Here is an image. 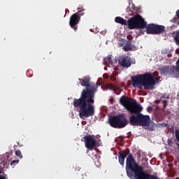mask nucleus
Wrapping results in <instances>:
<instances>
[{"label":"nucleus","mask_w":179,"mask_h":179,"mask_svg":"<svg viewBox=\"0 0 179 179\" xmlns=\"http://www.w3.org/2000/svg\"><path fill=\"white\" fill-rule=\"evenodd\" d=\"M115 22L116 23H119L120 24H124V26H127V24H128L127 20L121 17H116L115 18Z\"/></svg>","instance_id":"15"},{"label":"nucleus","mask_w":179,"mask_h":179,"mask_svg":"<svg viewBox=\"0 0 179 179\" xmlns=\"http://www.w3.org/2000/svg\"><path fill=\"white\" fill-rule=\"evenodd\" d=\"M120 103L124 108L127 110L131 114L140 105L136 103V100L132 98H128L127 96L123 95L120 99Z\"/></svg>","instance_id":"7"},{"label":"nucleus","mask_w":179,"mask_h":179,"mask_svg":"<svg viewBox=\"0 0 179 179\" xmlns=\"http://www.w3.org/2000/svg\"><path fill=\"white\" fill-rule=\"evenodd\" d=\"M175 41L178 45H179V31L177 32L176 36H175Z\"/></svg>","instance_id":"22"},{"label":"nucleus","mask_w":179,"mask_h":179,"mask_svg":"<svg viewBox=\"0 0 179 179\" xmlns=\"http://www.w3.org/2000/svg\"><path fill=\"white\" fill-rule=\"evenodd\" d=\"M143 110V108L139 105L137 108L134 110L131 114H134L129 116V124L130 125L135 127H149L150 125V116L144 115L141 113V112Z\"/></svg>","instance_id":"4"},{"label":"nucleus","mask_w":179,"mask_h":179,"mask_svg":"<svg viewBox=\"0 0 179 179\" xmlns=\"http://www.w3.org/2000/svg\"><path fill=\"white\" fill-rule=\"evenodd\" d=\"M0 179H6V178H5V176H1Z\"/></svg>","instance_id":"30"},{"label":"nucleus","mask_w":179,"mask_h":179,"mask_svg":"<svg viewBox=\"0 0 179 179\" xmlns=\"http://www.w3.org/2000/svg\"><path fill=\"white\" fill-rule=\"evenodd\" d=\"M126 173L130 179H159V177L146 173L143 166L136 162L132 155L126 159Z\"/></svg>","instance_id":"2"},{"label":"nucleus","mask_w":179,"mask_h":179,"mask_svg":"<svg viewBox=\"0 0 179 179\" xmlns=\"http://www.w3.org/2000/svg\"><path fill=\"white\" fill-rule=\"evenodd\" d=\"M163 31H164V26L155 24V34H161Z\"/></svg>","instance_id":"16"},{"label":"nucleus","mask_w":179,"mask_h":179,"mask_svg":"<svg viewBox=\"0 0 179 179\" xmlns=\"http://www.w3.org/2000/svg\"><path fill=\"white\" fill-rule=\"evenodd\" d=\"M127 23L128 27L130 30H134V29L138 30L139 29L146 28V22H145V19H143V17H142L139 14L129 18Z\"/></svg>","instance_id":"6"},{"label":"nucleus","mask_w":179,"mask_h":179,"mask_svg":"<svg viewBox=\"0 0 179 179\" xmlns=\"http://www.w3.org/2000/svg\"><path fill=\"white\" fill-rule=\"evenodd\" d=\"M177 146H178V152H179V143H177Z\"/></svg>","instance_id":"31"},{"label":"nucleus","mask_w":179,"mask_h":179,"mask_svg":"<svg viewBox=\"0 0 179 179\" xmlns=\"http://www.w3.org/2000/svg\"><path fill=\"white\" fill-rule=\"evenodd\" d=\"M113 62V59H111V56H108L105 57L103 59V65H107V64Z\"/></svg>","instance_id":"19"},{"label":"nucleus","mask_w":179,"mask_h":179,"mask_svg":"<svg viewBox=\"0 0 179 179\" xmlns=\"http://www.w3.org/2000/svg\"><path fill=\"white\" fill-rule=\"evenodd\" d=\"M130 151L129 148H127L126 150H122L119 152V157H118V160H119V163L120 164H121V166H124V163H125V157H127V159H128V157H129V155L132 154H129Z\"/></svg>","instance_id":"13"},{"label":"nucleus","mask_w":179,"mask_h":179,"mask_svg":"<svg viewBox=\"0 0 179 179\" xmlns=\"http://www.w3.org/2000/svg\"><path fill=\"white\" fill-rule=\"evenodd\" d=\"M148 127V131H153L155 130V128L157 127L156 123H155L154 122H152V120H150V123L149 126H146Z\"/></svg>","instance_id":"18"},{"label":"nucleus","mask_w":179,"mask_h":179,"mask_svg":"<svg viewBox=\"0 0 179 179\" xmlns=\"http://www.w3.org/2000/svg\"><path fill=\"white\" fill-rule=\"evenodd\" d=\"M155 27L156 24H150L148 26L146 25L145 29L147 34H155Z\"/></svg>","instance_id":"14"},{"label":"nucleus","mask_w":179,"mask_h":179,"mask_svg":"<svg viewBox=\"0 0 179 179\" xmlns=\"http://www.w3.org/2000/svg\"><path fill=\"white\" fill-rule=\"evenodd\" d=\"M108 124L112 127V128L121 129L122 128H125V127L129 124V120L128 121L125 115L121 114L109 117Z\"/></svg>","instance_id":"5"},{"label":"nucleus","mask_w":179,"mask_h":179,"mask_svg":"<svg viewBox=\"0 0 179 179\" xmlns=\"http://www.w3.org/2000/svg\"><path fill=\"white\" fill-rule=\"evenodd\" d=\"M176 16L178 17V18L179 19V10H178L176 11Z\"/></svg>","instance_id":"29"},{"label":"nucleus","mask_w":179,"mask_h":179,"mask_svg":"<svg viewBox=\"0 0 179 179\" xmlns=\"http://www.w3.org/2000/svg\"><path fill=\"white\" fill-rule=\"evenodd\" d=\"M157 78L153 76L151 73H145L144 74H138L131 77L132 85L134 87L142 90H153V87L157 82Z\"/></svg>","instance_id":"3"},{"label":"nucleus","mask_w":179,"mask_h":179,"mask_svg":"<svg viewBox=\"0 0 179 179\" xmlns=\"http://www.w3.org/2000/svg\"><path fill=\"white\" fill-rule=\"evenodd\" d=\"M152 110H153V108H152V106L147 107L148 113H152Z\"/></svg>","instance_id":"28"},{"label":"nucleus","mask_w":179,"mask_h":179,"mask_svg":"<svg viewBox=\"0 0 179 179\" xmlns=\"http://www.w3.org/2000/svg\"><path fill=\"white\" fill-rule=\"evenodd\" d=\"M80 85L86 87L83 90L79 99H74L73 105L75 108H80L79 117L86 120L94 115V94L97 92V85L90 84V77L85 76L83 79L79 78Z\"/></svg>","instance_id":"1"},{"label":"nucleus","mask_w":179,"mask_h":179,"mask_svg":"<svg viewBox=\"0 0 179 179\" xmlns=\"http://www.w3.org/2000/svg\"><path fill=\"white\" fill-rule=\"evenodd\" d=\"M123 50L125 52L132 51V42L127 41V44L123 47Z\"/></svg>","instance_id":"17"},{"label":"nucleus","mask_w":179,"mask_h":179,"mask_svg":"<svg viewBox=\"0 0 179 179\" xmlns=\"http://www.w3.org/2000/svg\"><path fill=\"white\" fill-rule=\"evenodd\" d=\"M167 142H168L169 146H173V140H171V138H169Z\"/></svg>","instance_id":"26"},{"label":"nucleus","mask_w":179,"mask_h":179,"mask_svg":"<svg viewBox=\"0 0 179 179\" xmlns=\"http://www.w3.org/2000/svg\"><path fill=\"white\" fill-rule=\"evenodd\" d=\"M178 162H179V158H178Z\"/></svg>","instance_id":"32"},{"label":"nucleus","mask_w":179,"mask_h":179,"mask_svg":"<svg viewBox=\"0 0 179 179\" xmlns=\"http://www.w3.org/2000/svg\"><path fill=\"white\" fill-rule=\"evenodd\" d=\"M79 22H80V16L78 15V13L73 14L69 20V24L71 29L78 30V24H79Z\"/></svg>","instance_id":"12"},{"label":"nucleus","mask_w":179,"mask_h":179,"mask_svg":"<svg viewBox=\"0 0 179 179\" xmlns=\"http://www.w3.org/2000/svg\"><path fill=\"white\" fill-rule=\"evenodd\" d=\"M78 14V16H80V17L81 16H83L85 15V10H79L78 12L76 13Z\"/></svg>","instance_id":"24"},{"label":"nucleus","mask_w":179,"mask_h":179,"mask_svg":"<svg viewBox=\"0 0 179 179\" xmlns=\"http://www.w3.org/2000/svg\"><path fill=\"white\" fill-rule=\"evenodd\" d=\"M175 136L178 142H179V129L175 131Z\"/></svg>","instance_id":"23"},{"label":"nucleus","mask_w":179,"mask_h":179,"mask_svg":"<svg viewBox=\"0 0 179 179\" xmlns=\"http://www.w3.org/2000/svg\"><path fill=\"white\" fill-rule=\"evenodd\" d=\"M162 102L164 104V108H166V106H167V100L163 99V100H162Z\"/></svg>","instance_id":"27"},{"label":"nucleus","mask_w":179,"mask_h":179,"mask_svg":"<svg viewBox=\"0 0 179 179\" xmlns=\"http://www.w3.org/2000/svg\"><path fill=\"white\" fill-rule=\"evenodd\" d=\"M10 157V154L6 152L3 156L1 162H0V174H2L4 171H6L9 164H10V161L9 158Z\"/></svg>","instance_id":"10"},{"label":"nucleus","mask_w":179,"mask_h":179,"mask_svg":"<svg viewBox=\"0 0 179 179\" xmlns=\"http://www.w3.org/2000/svg\"><path fill=\"white\" fill-rule=\"evenodd\" d=\"M134 5L131 4H131H129V6H127L126 10L127 12H132L133 10H134Z\"/></svg>","instance_id":"20"},{"label":"nucleus","mask_w":179,"mask_h":179,"mask_svg":"<svg viewBox=\"0 0 179 179\" xmlns=\"http://www.w3.org/2000/svg\"><path fill=\"white\" fill-rule=\"evenodd\" d=\"M15 155L20 159H23V155H22V152L20 150L15 151Z\"/></svg>","instance_id":"21"},{"label":"nucleus","mask_w":179,"mask_h":179,"mask_svg":"<svg viewBox=\"0 0 179 179\" xmlns=\"http://www.w3.org/2000/svg\"><path fill=\"white\" fill-rule=\"evenodd\" d=\"M162 75H171L173 78H179V60L176 62V66H164L161 69Z\"/></svg>","instance_id":"8"},{"label":"nucleus","mask_w":179,"mask_h":179,"mask_svg":"<svg viewBox=\"0 0 179 179\" xmlns=\"http://www.w3.org/2000/svg\"><path fill=\"white\" fill-rule=\"evenodd\" d=\"M81 141L85 142V148L89 149V150H93L96 145H97V141H96L94 136L92 135L85 136L81 138Z\"/></svg>","instance_id":"9"},{"label":"nucleus","mask_w":179,"mask_h":179,"mask_svg":"<svg viewBox=\"0 0 179 179\" xmlns=\"http://www.w3.org/2000/svg\"><path fill=\"white\" fill-rule=\"evenodd\" d=\"M19 163V160H13V162H10V165L11 166H16V164H17Z\"/></svg>","instance_id":"25"},{"label":"nucleus","mask_w":179,"mask_h":179,"mask_svg":"<svg viewBox=\"0 0 179 179\" xmlns=\"http://www.w3.org/2000/svg\"><path fill=\"white\" fill-rule=\"evenodd\" d=\"M119 65L122 68H125L126 69L130 68L132 65V58L129 56L123 55L119 58Z\"/></svg>","instance_id":"11"}]
</instances>
